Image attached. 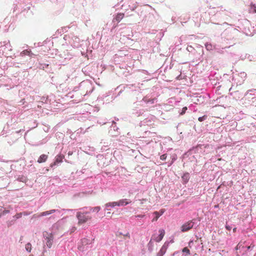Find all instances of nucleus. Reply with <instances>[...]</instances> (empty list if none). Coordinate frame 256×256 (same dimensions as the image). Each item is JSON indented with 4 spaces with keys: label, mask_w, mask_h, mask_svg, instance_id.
<instances>
[{
    "label": "nucleus",
    "mask_w": 256,
    "mask_h": 256,
    "mask_svg": "<svg viewBox=\"0 0 256 256\" xmlns=\"http://www.w3.org/2000/svg\"><path fill=\"white\" fill-rule=\"evenodd\" d=\"M105 208L104 210H110V208H113L116 206H118L116 202H108L104 205Z\"/></svg>",
    "instance_id": "nucleus-25"
},
{
    "label": "nucleus",
    "mask_w": 256,
    "mask_h": 256,
    "mask_svg": "<svg viewBox=\"0 0 256 256\" xmlns=\"http://www.w3.org/2000/svg\"><path fill=\"white\" fill-rule=\"evenodd\" d=\"M188 110V108L186 106L184 107L181 111L179 112L180 115H183L184 114L186 111Z\"/></svg>",
    "instance_id": "nucleus-53"
},
{
    "label": "nucleus",
    "mask_w": 256,
    "mask_h": 256,
    "mask_svg": "<svg viewBox=\"0 0 256 256\" xmlns=\"http://www.w3.org/2000/svg\"><path fill=\"white\" fill-rule=\"evenodd\" d=\"M95 148L94 147L86 146L85 148L84 152L89 155H93L94 153Z\"/></svg>",
    "instance_id": "nucleus-28"
},
{
    "label": "nucleus",
    "mask_w": 256,
    "mask_h": 256,
    "mask_svg": "<svg viewBox=\"0 0 256 256\" xmlns=\"http://www.w3.org/2000/svg\"><path fill=\"white\" fill-rule=\"evenodd\" d=\"M124 14L123 13L118 14L115 18V20L116 22H120L122 18H124Z\"/></svg>",
    "instance_id": "nucleus-39"
},
{
    "label": "nucleus",
    "mask_w": 256,
    "mask_h": 256,
    "mask_svg": "<svg viewBox=\"0 0 256 256\" xmlns=\"http://www.w3.org/2000/svg\"><path fill=\"white\" fill-rule=\"evenodd\" d=\"M48 158V156L45 154H42L40 156L37 162L39 164L44 162L46 161Z\"/></svg>",
    "instance_id": "nucleus-29"
},
{
    "label": "nucleus",
    "mask_w": 256,
    "mask_h": 256,
    "mask_svg": "<svg viewBox=\"0 0 256 256\" xmlns=\"http://www.w3.org/2000/svg\"><path fill=\"white\" fill-rule=\"evenodd\" d=\"M15 221H16L15 219H14L13 218H12V220H8L6 222L7 226L8 227L11 226L12 225H13L14 224Z\"/></svg>",
    "instance_id": "nucleus-47"
},
{
    "label": "nucleus",
    "mask_w": 256,
    "mask_h": 256,
    "mask_svg": "<svg viewBox=\"0 0 256 256\" xmlns=\"http://www.w3.org/2000/svg\"><path fill=\"white\" fill-rule=\"evenodd\" d=\"M146 136H151V135H154V133L151 132H150L146 131L144 132V134Z\"/></svg>",
    "instance_id": "nucleus-54"
},
{
    "label": "nucleus",
    "mask_w": 256,
    "mask_h": 256,
    "mask_svg": "<svg viewBox=\"0 0 256 256\" xmlns=\"http://www.w3.org/2000/svg\"><path fill=\"white\" fill-rule=\"evenodd\" d=\"M94 239L90 240L87 238H84L81 240L82 246H80L78 248L82 251L87 250L88 248H92V242Z\"/></svg>",
    "instance_id": "nucleus-12"
},
{
    "label": "nucleus",
    "mask_w": 256,
    "mask_h": 256,
    "mask_svg": "<svg viewBox=\"0 0 256 256\" xmlns=\"http://www.w3.org/2000/svg\"><path fill=\"white\" fill-rule=\"evenodd\" d=\"M89 212H78L76 213V218L78 220V224L82 225L86 222L88 220L92 218V217L88 214Z\"/></svg>",
    "instance_id": "nucleus-6"
},
{
    "label": "nucleus",
    "mask_w": 256,
    "mask_h": 256,
    "mask_svg": "<svg viewBox=\"0 0 256 256\" xmlns=\"http://www.w3.org/2000/svg\"><path fill=\"white\" fill-rule=\"evenodd\" d=\"M232 226L230 225H228L227 223L226 224V228L228 230H230L231 229H232Z\"/></svg>",
    "instance_id": "nucleus-60"
},
{
    "label": "nucleus",
    "mask_w": 256,
    "mask_h": 256,
    "mask_svg": "<svg viewBox=\"0 0 256 256\" xmlns=\"http://www.w3.org/2000/svg\"><path fill=\"white\" fill-rule=\"evenodd\" d=\"M44 240V242L46 244L48 248H50L54 242V236L52 233L46 232L43 234Z\"/></svg>",
    "instance_id": "nucleus-13"
},
{
    "label": "nucleus",
    "mask_w": 256,
    "mask_h": 256,
    "mask_svg": "<svg viewBox=\"0 0 256 256\" xmlns=\"http://www.w3.org/2000/svg\"><path fill=\"white\" fill-rule=\"evenodd\" d=\"M64 158V156L62 154L57 155L54 158V161L50 164V167L54 168L56 166H58L59 164L62 162V160Z\"/></svg>",
    "instance_id": "nucleus-15"
},
{
    "label": "nucleus",
    "mask_w": 256,
    "mask_h": 256,
    "mask_svg": "<svg viewBox=\"0 0 256 256\" xmlns=\"http://www.w3.org/2000/svg\"><path fill=\"white\" fill-rule=\"evenodd\" d=\"M256 89H251L247 90L244 94V98L246 100L250 101L252 100V102H254L256 100Z\"/></svg>",
    "instance_id": "nucleus-14"
},
{
    "label": "nucleus",
    "mask_w": 256,
    "mask_h": 256,
    "mask_svg": "<svg viewBox=\"0 0 256 256\" xmlns=\"http://www.w3.org/2000/svg\"><path fill=\"white\" fill-rule=\"evenodd\" d=\"M186 50L188 52H192V53L194 52L195 51V50L194 49V48L191 46H188Z\"/></svg>",
    "instance_id": "nucleus-51"
},
{
    "label": "nucleus",
    "mask_w": 256,
    "mask_h": 256,
    "mask_svg": "<svg viewBox=\"0 0 256 256\" xmlns=\"http://www.w3.org/2000/svg\"><path fill=\"white\" fill-rule=\"evenodd\" d=\"M182 252L186 254V255H190V250L187 247L184 248L182 250Z\"/></svg>",
    "instance_id": "nucleus-49"
},
{
    "label": "nucleus",
    "mask_w": 256,
    "mask_h": 256,
    "mask_svg": "<svg viewBox=\"0 0 256 256\" xmlns=\"http://www.w3.org/2000/svg\"><path fill=\"white\" fill-rule=\"evenodd\" d=\"M76 230V228L75 226H73L70 230V233L74 232Z\"/></svg>",
    "instance_id": "nucleus-63"
},
{
    "label": "nucleus",
    "mask_w": 256,
    "mask_h": 256,
    "mask_svg": "<svg viewBox=\"0 0 256 256\" xmlns=\"http://www.w3.org/2000/svg\"><path fill=\"white\" fill-rule=\"evenodd\" d=\"M172 160L174 162L177 159V156L176 154H174L171 156Z\"/></svg>",
    "instance_id": "nucleus-55"
},
{
    "label": "nucleus",
    "mask_w": 256,
    "mask_h": 256,
    "mask_svg": "<svg viewBox=\"0 0 256 256\" xmlns=\"http://www.w3.org/2000/svg\"><path fill=\"white\" fill-rule=\"evenodd\" d=\"M168 62H167V61H166L163 65L164 66V71L166 72L167 70H171L174 64V62H172V60L170 62V64L168 65Z\"/></svg>",
    "instance_id": "nucleus-24"
},
{
    "label": "nucleus",
    "mask_w": 256,
    "mask_h": 256,
    "mask_svg": "<svg viewBox=\"0 0 256 256\" xmlns=\"http://www.w3.org/2000/svg\"><path fill=\"white\" fill-rule=\"evenodd\" d=\"M205 46H206V49L208 50H214V46H212L211 44L206 43L205 44Z\"/></svg>",
    "instance_id": "nucleus-40"
},
{
    "label": "nucleus",
    "mask_w": 256,
    "mask_h": 256,
    "mask_svg": "<svg viewBox=\"0 0 256 256\" xmlns=\"http://www.w3.org/2000/svg\"><path fill=\"white\" fill-rule=\"evenodd\" d=\"M206 148V146H204V144H198L197 146H196L195 148H194V150H195V152H198L199 150L201 152V150H203L204 148Z\"/></svg>",
    "instance_id": "nucleus-33"
},
{
    "label": "nucleus",
    "mask_w": 256,
    "mask_h": 256,
    "mask_svg": "<svg viewBox=\"0 0 256 256\" xmlns=\"http://www.w3.org/2000/svg\"><path fill=\"white\" fill-rule=\"evenodd\" d=\"M232 88H230L229 90L230 94L234 98L238 100L242 98L243 96V94L240 93L238 90H236L232 92Z\"/></svg>",
    "instance_id": "nucleus-21"
},
{
    "label": "nucleus",
    "mask_w": 256,
    "mask_h": 256,
    "mask_svg": "<svg viewBox=\"0 0 256 256\" xmlns=\"http://www.w3.org/2000/svg\"><path fill=\"white\" fill-rule=\"evenodd\" d=\"M70 38H71V34L70 35H64V38L66 40H68H68H70Z\"/></svg>",
    "instance_id": "nucleus-57"
},
{
    "label": "nucleus",
    "mask_w": 256,
    "mask_h": 256,
    "mask_svg": "<svg viewBox=\"0 0 256 256\" xmlns=\"http://www.w3.org/2000/svg\"><path fill=\"white\" fill-rule=\"evenodd\" d=\"M145 112V110L144 109L142 108H135L132 109V114L134 116H142L144 112Z\"/></svg>",
    "instance_id": "nucleus-20"
},
{
    "label": "nucleus",
    "mask_w": 256,
    "mask_h": 256,
    "mask_svg": "<svg viewBox=\"0 0 256 256\" xmlns=\"http://www.w3.org/2000/svg\"><path fill=\"white\" fill-rule=\"evenodd\" d=\"M22 214H21V212L18 213L16 215L12 216V218L14 219H15V220L17 219H18L20 218L22 216Z\"/></svg>",
    "instance_id": "nucleus-50"
},
{
    "label": "nucleus",
    "mask_w": 256,
    "mask_h": 256,
    "mask_svg": "<svg viewBox=\"0 0 256 256\" xmlns=\"http://www.w3.org/2000/svg\"><path fill=\"white\" fill-rule=\"evenodd\" d=\"M80 39L77 36L71 34V38L68 40V42L74 47H78L80 46Z\"/></svg>",
    "instance_id": "nucleus-16"
},
{
    "label": "nucleus",
    "mask_w": 256,
    "mask_h": 256,
    "mask_svg": "<svg viewBox=\"0 0 256 256\" xmlns=\"http://www.w3.org/2000/svg\"><path fill=\"white\" fill-rule=\"evenodd\" d=\"M101 210L100 206H98L96 207L89 206V210L92 212H98Z\"/></svg>",
    "instance_id": "nucleus-37"
},
{
    "label": "nucleus",
    "mask_w": 256,
    "mask_h": 256,
    "mask_svg": "<svg viewBox=\"0 0 256 256\" xmlns=\"http://www.w3.org/2000/svg\"><path fill=\"white\" fill-rule=\"evenodd\" d=\"M74 210H72V209H62L61 210H55V209H53V210H48V211H45V212H40V216H48L50 214H54V213H56L57 214H62V215L64 214V213H62V212H74Z\"/></svg>",
    "instance_id": "nucleus-9"
},
{
    "label": "nucleus",
    "mask_w": 256,
    "mask_h": 256,
    "mask_svg": "<svg viewBox=\"0 0 256 256\" xmlns=\"http://www.w3.org/2000/svg\"><path fill=\"white\" fill-rule=\"evenodd\" d=\"M113 128L114 130H118V128L116 126H114V124H112L111 128Z\"/></svg>",
    "instance_id": "nucleus-64"
},
{
    "label": "nucleus",
    "mask_w": 256,
    "mask_h": 256,
    "mask_svg": "<svg viewBox=\"0 0 256 256\" xmlns=\"http://www.w3.org/2000/svg\"><path fill=\"white\" fill-rule=\"evenodd\" d=\"M21 214H22V215L24 216H28L31 214V212H21Z\"/></svg>",
    "instance_id": "nucleus-61"
},
{
    "label": "nucleus",
    "mask_w": 256,
    "mask_h": 256,
    "mask_svg": "<svg viewBox=\"0 0 256 256\" xmlns=\"http://www.w3.org/2000/svg\"><path fill=\"white\" fill-rule=\"evenodd\" d=\"M80 210H82V212H85V210H89V206H84L82 208H80Z\"/></svg>",
    "instance_id": "nucleus-62"
},
{
    "label": "nucleus",
    "mask_w": 256,
    "mask_h": 256,
    "mask_svg": "<svg viewBox=\"0 0 256 256\" xmlns=\"http://www.w3.org/2000/svg\"><path fill=\"white\" fill-rule=\"evenodd\" d=\"M24 53L25 55H28V54H30V50H25L22 51Z\"/></svg>",
    "instance_id": "nucleus-59"
},
{
    "label": "nucleus",
    "mask_w": 256,
    "mask_h": 256,
    "mask_svg": "<svg viewBox=\"0 0 256 256\" xmlns=\"http://www.w3.org/2000/svg\"><path fill=\"white\" fill-rule=\"evenodd\" d=\"M145 216L144 214H138L136 216H132L130 218L131 219L135 218H144Z\"/></svg>",
    "instance_id": "nucleus-52"
},
{
    "label": "nucleus",
    "mask_w": 256,
    "mask_h": 256,
    "mask_svg": "<svg viewBox=\"0 0 256 256\" xmlns=\"http://www.w3.org/2000/svg\"><path fill=\"white\" fill-rule=\"evenodd\" d=\"M3 208H4L3 206H0V218H2L3 216H4L6 214L10 212V210H3Z\"/></svg>",
    "instance_id": "nucleus-31"
},
{
    "label": "nucleus",
    "mask_w": 256,
    "mask_h": 256,
    "mask_svg": "<svg viewBox=\"0 0 256 256\" xmlns=\"http://www.w3.org/2000/svg\"><path fill=\"white\" fill-rule=\"evenodd\" d=\"M158 232L160 233L159 234L157 235L154 234H153L152 237V239L153 240L156 242H160L163 238L165 234V231L164 229H160Z\"/></svg>",
    "instance_id": "nucleus-17"
},
{
    "label": "nucleus",
    "mask_w": 256,
    "mask_h": 256,
    "mask_svg": "<svg viewBox=\"0 0 256 256\" xmlns=\"http://www.w3.org/2000/svg\"><path fill=\"white\" fill-rule=\"evenodd\" d=\"M154 118L152 116H149L148 118H146L142 121H140L139 123V126H150L152 124V122H154Z\"/></svg>",
    "instance_id": "nucleus-18"
},
{
    "label": "nucleus",
    "mask_w": 256,
    "mask_h": 256,
    "mask_svg": "<svg viewBox=\"0 0 256 256\" xmlns=\"http://www.w3.org/2000/svg\"><path fill=\"white\" fill-rule=\"evenodd\" d=\"M42 216H40V214H34L32 216V218H40V217H41Z\"/></svg>",
    "instance_id": "nucleus-58"
},
{
    "label": "nucleus",
    "mask_w": 256,
    "mask_h": 256,
    "mask_svg": "<svg viewBox=\"0 0 256 256\" xmlns=\"http://www.w3.org/2000/svg\"><path fill=\"white\" fill-rule=\"evenodd\" d=\"M156 16L157 14L156 12H148L146 14L142 20L144 21V22H146L147 24H151L156 21Z\"/></svg>",
    "instance_id": "nucleus-10"
},
{
    "label": "nucleus",
    "mask_w": 256,
    "mask_h": 256,
    "mask_svg": "<svg viewBox=\"0 0 256 256\" xmlns=\"http://www.w3.org/2000/svg\"><path fill=\"white\" fill-rule=\"evenodd\" d=\"M96 156L98 158V160H97V162H98V164L99 166L101 165V164H100L101 160L103 161L104 160H106V158L104 157L103 155L101 154H97Z\"/></svg>",
    "instance_id": "nucleus-35"
},
{
    "label": "nucleus",
    "mask_w": 256,
    "mask_h": 256,
    "mask_svg": "<svg viewBox=\"0 0 256 256\" xmlns=\"http://www.w3.org/2000/svg\"><path fill=\"white\" fill-rule=\"evenodd\" d=\"M214 14L210 18V22L217 25H220V26L224 27L226 26H228V24L226 22H224L222 24H220L218 22H216L217 18H220L221 19H224L225 16H226V12H225V10H222V7H219L216 10H214Z\"/></svg>",
    "instance_id": "nucleus-3"
},
{
    "label": "nucleus",
    "mask_w": 256,
    "mask_h": 256,
    "mask_svg": "<svg viewBox=\"0 0 256 256\" xmlns=\"http://www.w3.org/2000/svg\"><path fill=\"white\" fill-rule=\"evenodd\" d=\"M167 155L166 154H164L160 156V159L162 160H165L166 158Z\"/></svg>",
    "instance_id": "nucleus-56"
},
{
    "label": "nucleus",
    "mask_w": 256,
    "mask_h": 256,
    "mask_svg": "<svg viewBox=\"0 0 256 256\" xmlns=\"http://www.w3.org/2000/svg\"><path fill=\"white\" fill-rule=\"evenodd\" d=\"M190 178V174L188 172H186L182 176V183L183 184H186Z\"/></svg>",
    "instance_id": "nucleus-23"
},
{
    "label": "nucleus",
    "mask_w": 256,
    "mask_h": 256,
    "mask_svg": "<svg viewBox=\"0 0 256 256\" xmlns=\"http://www.w3.org/2000/svg\"><path fill=\"white\" fill-rule=\"evenodd\" d=\"M40 102L42 103H46V104L48 103L49 102V98H48V96H46V97L42 96L41 98Z\"/></svg>",
    "instance_id": "nucleus-46"
},
{
    "label": "nucleus",
    "mask_w": 256,
    "mask_h": 256,
    "mask_svg": "<svg viewBox=\"0 0 256 256\" xmlns=\"http://www.w3.org/2000/svg\"><path fill=\"white\" fill-rule=\"evenodd\" d=\"M242 28L243 32L247 36H252L256 32L254 26L250 25V22L247 20H244L242 24Z\"/></svg>",
    "instance_id": "nucleus-7"
},
{
    "label": "nucleus",
    "mask_w": 256,
    "mask_h": 256,
    "mask_svg": "<svg viewBox=\"0 0 256 256\" xmlns=\"http://www.w3.org/2000/svg\"><path fill=\"white\" fill-rule=\"evenodd\" d=\"M68 28L67 26H65V27H63V28H60V29H58L56 32V34H54V38H56L57 36H57V35H62V34L64 33V29H66Z\"/></svg>",
    "instance_id": "nucleus-32"
},
{
    "label": "nucleus",
    "mask_w": 256,
    "mask_h": 256,
    "mask_svg": "<svg viewBox=\"0 0 256 256\" xmlns=\"http://www.w3.org/2000/svg\"><path fill=\"white\" fill-rule=\"evenodd\" d=\"M250 12L252 13H256V4H251Z\"/></svg>",
    "instance_id": "nucleus-41"
},
{
    "label": "nucleus",
    "mask_w": 256,
    "mask_h": 256,
    "mask_svg": "<svg viewBox=\"0 0 256 256\" xmlns=\"http://www.w3.org/2000/svg\"><path fill=\"white\" fill-rule=\"evenodd\" d=\"M208 118V116L207 115H204L202 116H200L198 118V120L199 122H202L205 120H206Z\"/></svg>",
    "instance_id": "nucleus-48"
},
{
    "label": "nucleus",
    "mask_w": 256,
    "mask_h": 256,
    "mask_svg": "<svg viewBox=\"0 0 256 256\" xmlns=\"http://www.w3.org/2000/svg\"><path fill=\"white\" fill-rule=\"evenodd\" d=\"M137 6H138V5H137L136 3L133 4L132 5H129L128 8L126 9V14L128 16L133 15V14H129V12H126L128 11L129 10H130L132 12H133L137 8Z\"/></svg>",
    "instance_id": "nucleus-30"
},
{
    "label": "nucleus",
    "mask_w": 256,
    "mask_h": 256,
    "mask_svg": "<svg viewBox=\"0 0 256 256\" xmlns=\"http://www.w3.org/2000/svg\"><path fill=\"white\" fill-rule=\"evenodd\" d=\"M168 246V242H165L160 249V251L158 252L156 256H163L165 254Z\"/></svg>",
    "instance_id": "nucleus-22"
},
{
    "label": "nucleus",
    "mask_w": 256,
    "mask_h": 256,
    "mask_svg": "<svg viewBox=\"0 0 256 256\" xmlns=\"http://www.w3.org/2000/svg\"><path fill=\"white\" fill-rule=\"evenodd\" d=\"M80 88H81L82 90L84 92L80 93L76 92L75 95L72 94V96H70L71 98H74V96H76V98L74 99V100L76 102L82 101L84 100V97L91 94L94 89V87L92 86V83L88 81H83L81 82L78 86L74 88V90L76 92Z\"/></svg>",
    "instance_id": "nucleus-1"
},
{
    "label": "nucleus",
    "mask_w": 256,
    "mask_h": 256,
    "mask_svg": "<svg viewBox=\"0 0 256 256\" xmlns=\"http://www.w3.org/2000/svg\"><path fill=\"white\" fill-rule=\"evenodd\" d=\"M17 180L20 182H26V178L24 176H19L17 178Z\"/></svg>",
    "instance_id": "nucleus-45"
},
{
    "label": "nucleus",
    "mask_w": 256,
    "mask_h": 256,
    "mask_svg": "<svg viewBox=\"0 0 256 256\" xmlns=\"http://www.w3.org/2000/svg\"><path fill=\"white\" fill-rule=\"evenodd\" d=\"M200 220L199 218H194L192 220L184 222L180 227L182 232H188L192 228H196L200 225Z\"/></svg>",
    "instance_id": "nucleus-4"
},
{
    "label": "nucleus",
    "mask_w": 256,
    "mask_h": 256,
    "mask_svg": "<svg viewBox=\"0 0 256 256\" xmlns=\"http://www.w3.org/2000/svg\"><path fill=\"white\" fill-rule=\"evenodd\" d=\"M60 57L64 58V60H70L72 57L68 50L64 51L62 54H60Z\"/></svg>",
    "instance_id": "nucleus-27"
},
{
    "label": "nucleus",
    "mask_w": 256,
    "mask_h": 256,
    "mask_svg": "<svg viewBox=\"0 0 256 256\" xmlns=\"http://www.w3.org/2000/svg\"><path fill=\"white\" fill-rule=\"evenodd\" d=\"M49 64H48L41 63L39 62L37 66L40 69L44 70L45 68H47Z\"/></svg>",
    "instance_id": "nucleus-36"
},
{
    "label": "nucleus",
    "mask_w": 256,
    "mask_h": 256,
    "mask_svg": "<svg viewBox=\"0 0 256 256\" xmlns=\"http://www.w3.org/2000/svg\"><path fill=\"white\" fill-rule=\"evenodd\" d=\"M11 81V80L5 76L1 75L0 76V82H8Z\"/></svg>",
    "instance_id": "nucleus-34"
},
{
    "label": "nucleus",
    "mask_w": 256,
    "mask_h": 256,
    "mask_svg": "<svg viewBox=\"0 0 256 256\" xmlns=\"http://www.w3.org/2000/svg\"><path fill=\"white\" fill-rule=\"evenodd\" d=\"M142 100L148 105H150L156 102V98H152L150 95L148 94L144 96Z\"/></svg>",
    "instance_id": "nucleus-19"
},
{
    "label": "nucleus",
    "mask_w": 256,
    "mask_h": 256,
    "mask_svg": "<svg viewBox=\"0 0 256 256\" xmlns=\"http://www.w3.org/2000/svg\"><path fill=\"white\" fill-rule=\"evenodd\" d=\"M26 250L28 252H30L32 250V244L30 242H28L26 244L25 246Z\"/></svg>",
    "instance_id": "nucleus-42"
},
{
    "label": "nucleus",
    "mask_w": 256,
    "mask_h": 256,
    "mask_svg": "<svg viewBox=\"0 0 256 256\" xmlns=\"http://www.w3.org/2000/svg\"><path fill=\"white\" fill-rule=\"evenodd\" d=\"M246 242H240L236 247V250H239V252H236V256H240V254H244L247 251L252 250L254 246V245L252 244L249 246H244Z\"/></svg>",
    "instance_id": "nucleus-5"
},
{
    "label": "nucleus",
    "mask_w": 256,
    "mask_h": 256,
    "mask_svg": "<svg viewBox=\"0 0 256 256\" xmlns=\"http://www.w3.org/2000/svg\"><path fill=\"white\" fill-rule=\"evenodd\" d=\"M142 84H140V82L135 83L133 84H126L122 86L124 90H126L128 92H140L141 88L140 86Z\"/></svg>",
    "instance_id": "nucleus-8"
},
{
    "label": "nucleus",
    "mask_w": 256,
    "mask_h": 256,
    "mask_svg": "<svg viewBox=\"0 0 256 256\" xmlns=\"http://www.w3.org/2000/svg\"><path fill=\"white\" fill-rule=\"evenodd\" d=\"M154 214L155 215V218L153 219V221L157 220L160 217V216L162 215V214H160L158 212H154Z\"/></svg>",
    "instance_id": "nucleus-44"
},
{
    "label": "nucleus",
    "mask_w": 256,
    "mask_h": 256,
    "mask_svg": "<svg viewBox=\"0 0 256 256\" xmlns=\"http://www.w3.org/2000/svg\"><path fill=\"white\" fill-rule=\"evenodd\" d=\"M240 34V32L238 30L232 26H229L221 34V38L222 42L232 46L236 44Z\"/></svg>",
    "instance_id": "nucleus-2"
},
{
    "label": "nucleus",
    "mask_w": 256,
    "mask_h": 256,
    "mask_svg": "<svg viewBox=\"0 0 256 256\" xmlns=\"http://www.w3.org/2000/svg\"><path fill=\"white\" fill-rule=\"evenodd\" d=\"M117 205L118 206H125L131 202L130 200L127 199L120 200L118 202H116Z\"/></svg>",
    "instance_id": "nucleus-26"
},
{
    "label": "nucleus",
    "mask_w": 256,
    "mask_h": 256,
    "mask_svg": "<svg viewBox=\"0 0 256 256\" xmlns=\"http://www.w3.org/2000/svg\"><path fill=\"white\" fill-rule=\"evenodd\" d=\"M246 76V74L244 72H241L238 74H236L232 76V80L236 83L237 84L240 85L244 81Z\"/></svg>",
    "instance_id": "nucleus-11"
},
{
    "label": "nucleus",
    "mask_w": 256,
    "mask_h": 256,
    "mask_svg": "<svg viewBox=\"0 0 256 256\" xmlns=\"http://www.w3.org/2000/svg\"><path fill=\"white\" fill-rule=\"evenodd\" d=\"M230 46H226L224 47V48H229ZM214 50H215L216 52L221 53V54L223 52V50L224 49V48H218L216 46H214Z\"/></svg>",
    "instance_id": "nucleus-38"
},
{
    "label": "nucleus",
    "mask_w": 256,
    "mask_h": 256,
    "mask_svg": "<svg viewBox=\"0 0 256 256\" xmlns=\"http://www.w3.org/2000/svg\"><path fill=\"white\" fill-rule=\"evenodd\" d=\"M1 85L4 86L7 90L11 89L14 87V85L12 84H2Z\"/></svg>",
    "instance_id": "nucleus-43"
}]
</instances>
